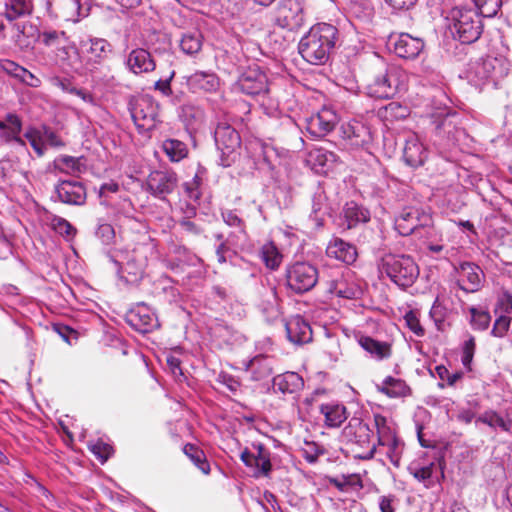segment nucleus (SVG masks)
<instances>
[{"label":"nucleus","instance_id":"1","mask_svg":"<svg viewBox=\"0 0 512 512\" xmlns=\"http://www.w3.org/2000/svg\"><path fill=\"white\" fill-rule=\"evenodd\" d=\"M338 37V30L328 23H318L301 38L298 51L307 62L319 65L328 61Z\"/></svg>","mask_w":512,"mask_h":512},{"label":"nucleus","instance_id":"2","mask_svg":"<svg viewBox=\"0 0 512 512\" xmlns=\"http://www.w3.org/2000/svg\"><path fill=\"white\" fill-rule=\"evenodd\" d=\"M377 266L381 275L385 274L404 289L412 286L419 276V267L409 255L385 254L378 260Z\"/></svg>","mask_w":512,"mask_h":512},{"label":"nucleus","instance_id":"3","mask_svg":"<svg viewBox=\"0 0 512 512\" xmlns=\"http://www.w3.org/2000/svg\"><path fill=\"white\" fill-rule=\"evenodd\" d=\"M510 71V62L503 56H486L470 64L468 79L476 86L486 82L497 84Z\"/></svg>","mask_w":512,"mask_h":512},{"label":"nucleus","instance_id":"4","mask_svg":"<svg viewBox=\"0 0 512 512\" xmlns=\"http://www.w3.org/2000/svg\"><path fill=\"white\" fill-rule=\"evenodd\" d=\"M451 31L461 43L470 44L479 39L482 31V17L473 8H456L452 10Z\"/></svg>","mask_w":512,"mask_h":512},{"label":"nucleus","instance_id":"5","mask_svg":"<svg viewBox=\"0 0 512 512\" xmlns=\"http://www.w3.org/2000/svg\"><path fill=\"white\" fill-rule=\"evenodd\" d=\"M129 110L139 133L150 132L160 122L159 104L149 95L133 98Z\"/></svg>","mask_w":512,"mask_h":512},{"label":"nucleus","instance_id":"6","mask_svg":"<svg viewBox=\"0 0 512 512\" xmlns=\"http://www.w3.org/2000/svg\"><path fill=\"white\" fill-rule=\"evenodd\" d=\"M401 73L396 68H387L380 71L367 84V94L378 99L393 98L403 85Z\"/></svg>","mask_w":512,"mask_h":512},{"label":"nucleus","instance_id":"7","mask_svg":"<svg viewBox=\"0 0 512 512\" xmlns=\"http://www.w3.org/2000/svg\"><path fill=\"white\" fill-rule=\"evenodd\" d=\"M214 139L221 152V165L229 167L235 161L237 150L241 146V137L237 130L227 122L218 123Z\"/></svg>","mask_w":512,"mask_h":512},{"label":"nucleus","instance_id":"8","mask_svg":"<svg viewBox=\"0 0 512 512\" xmlns=\"http://www.w3.org/2000/svg\"><path fill=\"white\" fill-rule=\"evenodd\" d=\"M85 57V66L89 73L95 77L100 65L106 62L113 54V45L104 38L89 37L80 42Z\"/></svg>","mask_w":512,"mask_h":512},{"label":"nucleus","instance_id":"9","mask_svg":"<svg viewBox=\"0 0 512 512\" xmlns=\"http://www.w3.org/2000/svg\"><path fill=\"white\" fill-rule=\"evenodd\" d=\"M287 285L297 294L310 291L317 284L318 270L308 262H296L286 271Z\"/></svg>","mask_w":512,"mask_h":512},{"label":"nucleus","instance_id":"10","mask_svg":"<svg viewBox=\"0 0 512 512\" xmlns=\"http://www.w3.org/2000/svg\"><path fill=\"white\" fill-rule=\"evenodd\" d=\"M304 23V9L299 0H281L275 16V24L289 31L302 27Z\"/></svg>","mask_w":512,"mask_h":512},{"label":"nucleus","instance_id":"11","mask_svg":"<svg viewBox=\"0 0 512 512\" xmlns=\"http://www.w3.org/2000/svg\"><path fill=\"white\" fill-rule=\"evenodd\" d=\"M178 185L177 174L172 170L152 171L146 180V189L154 197L165 200Z\"/></svg>","mask_w":512,"mask_h":512},{"label":"nucleus","instance_id":"12","mask_svg":"<svg viewBox=\"0 0 512 512\" xmlns=\"http://www.w3.org/2000/svg\"><path fill=\"white\" fill-rule=\"evenodd\" d=\"M52 199L67 205L82 206L86 203L87 190L79 181L61 180L55 185Z\"/></svg>","mask_w":512,"mask_h":512},{"label":"nucleus","instance_id":"13","mask_svg":"<svg viewBox=\"0 0 512 512\" xmlns=\"http://www.w3.org/2000/svg\"><path fill=\"white\" fill-rule=\"evenodd\" d=\"M236 86L246 95H263L268 92V79L258 67H250L239 76Z\"/></svg>","mask_w":512,"mask_h":512},{"label":"nucleus","instance_id":"14","mask_svg":"<svg viewBox=\"0 0 512 512\" xmlns=\"http://www.w3.org/2000/svg\"><path fill=\"white\" fill-rule=\"evenodd\" d=\"M126 322L135 331L149 333L159 326L155 313L144 303H138L126 314Z\"/></svg>","mask_w":512,"mask_h":512},{"label":"nucleus","instance_id":"15","mask_svg":"<svg viewBox=\"0 0 512 512\" xmlns=\"http://www.w3.org/2000/svg\"><path fill=\"white\" fill-rule=\"evenodd\" d=\"M337 123V113L332 108L324 106L306 119V129L311 136L319 138L330 133Z\"/></svg>","mask_w":512,"mask_h":512},{"label":"nucleus","instance_id":"16","mask_svg":"<svg viewBox=\"0 0 512 512\" xmlns=\"http://www.w3.org/2000/svg\"><path fill=\"white\" fill-rule=\"evenodd\" d=\"M431 216L417 208L405 209L395 220V228L402 236L412 234L419 227L429 226Z\"/></svg>","mask_w":512,"mask_h":512},{"label":"nucleus","instance_id":"17","mask_svg":"<svg viewBox=\"0 0 512 512\" xmlns=\"http://www.w3.org/2000/svg\"><path fill=\"white\" fill-rule=\"evenodd\" d=\"M343 140L351 148H363L372 141L370 128L358 120L343 123L340 127Z\"/></svg>","mask_w":512,"mask_h":512},{"label":"nucleus","instance_id":"18","mask_svg":"<svg viewBox=\"0 0 512 512\" xmlns=\"http://www.w3.org/2000/svg\"><path fill=\"white\" fill-rule=\"evenodd\" d=\"M389 43L393 46L394 53L403 59H415L424 48V41L421 38L413 37L408 33L391 35Z\"/></svg>","mask_w":512,"mask_h":512},{"label":"nucleus","instance_id":"19","mask_svg":"<svg viewBox=\"0 0 512 512\" xmlns=\"http://www.w3.org/2000/svg\"><path fill=\"white\" fill-rule=\"evenodd\" d=\"M458 285L465 292L474 293L479 291L485 281V275L480 266L463 262L458 270Z\"/></svg>","mask_w":512,"mask_h":512},{"label":"nucleus","instance_id":"20","mask_svg":"<svg viewBox=\"0 0 512 512\" xmlns=\"http://www.w3.org/2000/svg\"><path fill=\"white\" fill-rule=\"evenodd\" d=\"M428 156L427 150L415 133H410L405 138L403 147V160L406 165L417 168L424 164Z\"/></svg>","mask_w":512,"mask_h":512},{"label":"nucleus","instance_id":"21","mask_svg":"<svg viewBox=\"0 0 512 512\" xmlns=\"http://www.w3.org/2000/svg\"><path fill=\"white\" fill-rule=\"evenodd\" d=\"M260 302L258 304L266 320L271 322L281 316L277 289L273 285L262 286L259 290Z\"/></svg>","mask_w":512,"mask_h":512},{"label":"nucleus","instance_id":"22","mask_svg":"<svg viewBox=\"0 0 512 512\" xmlns=\"http://www.w3.org/2000/svg\"><path fill=\"white\" fill-rule=\"evenodd\" d=\"M126 67L133 74L149 73L155 70L156 63L151 53L144 48H135L127 56Z\"/></svg>","mask_w":512,"mask_h":512},{"label":"nucleus","instance_id":"23","mask_svg":"<svg viewBox=\"0 0 512 512\" xmlns=\"http://www.w3.org/2000/svg\"><path fill=\"white\" fill-rule=\"evenodd\" d=\"M287 337L290 342L298 345L309 343L312 340L310 324L301 316H293L285 322Z\"/></svg>","mask_w":512,"mask_h":512},{"label":"nucleus","instance_id":"24","mask_svg":"<svg viewBox=\"0 0 512 512\" xmlns=\"http://www.w3.org/2000/svg\"><path fill=\"white\" fill-rule=\"evenodd\" d=\"M272 387L275 393L293 394L304 387V381L298 373L286 372L273 378Z\"/></svg>","mask_w":512,"mask_h":512},{"label":"nucleus","instance_id":"25","mask_svg":"<svg viewBox=\"0 0 512 512\" xmlns=\"http://www.w3.org/2000/svg\"><path fill=\"white\" fill-rule=\"evenodd\" d=\"M329 257L340 260L346 264H352L357 258V249L351 243L340 238L331 240L326 248Z\"/></svg>","mask_w":512,"mask_h":512},{"label":"nucleus","instance_id":"26","mask_svg":"<svg viewBox=\"0 0 512 512\" xmlns=\"http://www.w3.org/2000/svg\"><path fill=\"white\" fill-rule=\"evenodd\" d=\"M449 304V298L443 294L437 295L432 304L429 316L433 320L438 331L443 332L448 327H450V324L447 322V319L449 318V315L451 313Z\"/></svg>","mask_w":512,"mask_h":512},{"label":"nucleus","instance_id":"27","mask_svg":"<svg viewBox=\"0 0 512 512\" xmlns=\"http://www.w3.org/2000/svg\"><path fill=\"white\" fill-rule=\"evenodd\" d=\"M180 119L186 130L192 134L200 130L205 122L204 110L193 104H185L181 107Z\"/></svg>","mask_w":512,"mask_h":512},{"label":"nucleus","instance_id":"28","mask_svg":"<svg viewBox=\"0 0 512 512\" xmlns=\"http://www.w3.org/2000/svg\"><path fill=\"white\" fill-rule=\"evenodd\" d=\"M347 276H340L331 280L329 292L345 299H357L363 294L362 288Z\"/></svg>","mask_w":512,"mask_h":512},{"label":"nucleus","instance_id":"29","mask_svg":"<svg viewBox=\"0 0 512 512\" xmlns=\"http://www.w3.org/2000/svg\"><path fill=\"white\" fill-rule=\"evenodd\" d=\"M186 83L192 92L205 91L212 92L218 88L219 80L216 74L197 71L194 74L185 77Z\"/></svg>","mask_w":512,"mask_h":512},{"label":"nucleus","instance_id":"30","mask_svg":"<svg viewBox=\"0 0 512 512\" xmlns=\"http://www.w3.org/2000/svg\"><path fill=\"white\" fill-rule=\"evenodd\" d=\"M343 225L347 229L355 228L361 223H367L370 220V212L363 206L354 201L347 202L342 211Z\"/></svg>","mask_w":512,"mask_h":512},{"label":"nucleus","instance_id":"31","mask_svg":"<svg viewBox=\"0 0 512 512\" xmlns=\"http://www.w3.org/2000/svg\"><path fill=\"white\" fill-rule=\"evenodd\" d=\"M359 345L378 361L388 359L392 355V345L385 341L376 340L370 336H361Z\"/></svg>","mask_w":512,"mask_h":512},{"label":"nucleus","instance_id":"32","mask_svg":"<svg viewBox=\"0 0 512 512\" xmlns=\"http://www.w3.org/2000/svg\"><path fill=\"white\" fill-rule=\"evenodd\" d=\"M319 409L325 417L326 426L330 428L340 427L348 417L346 407L337 402L321 404Z\"/></svg>","mask_w":512,"mask_h":512},{"label":"nucleus","instance_id":"33","mask_svg":"<svg viewBox=\"0 0 512 512\" xmlns=\"http://www.w3.org/2000/svg\"><path fill=\"white\" fill-rule=\"evenodd\" d=\"M329 211L328 197L324 190L318 188L312 196L310 218L315 222L317 227H322L324 225L325 216L329 215Z\"/></svg>","mask_w":512,"mask_h":512},{"label":"nucleus","instance_id":"34","mask_svg":"<svg viewBox=\"0 0 512 512\" xmlns=\"http://www.w3.org/2000/svg\"><path fill=\"white\" fill-rule=\"evenodd\" d=\"M377 390L390 398L411 396L412 390L402 379L387 376Z\"/></svg>","mask_w":512,"mask_h":512},{"label":"nucleus","instance_id":"35","mask_svg":"<svg viewBox=\"0 0 512 512\" xmlns=\"http://www.w3.org/2000/svg\"><path fill=\"white\" fill-rule=\"evenodd\" d=\"M5 120L9 124V126L4 130V132H0V138L5 143L14 142L22 147L26 146L23 138L20 137V133L22 131V120L15 113H8L5 115Z\"/></svg>","mask_w":512,"mask_h":512},{"label":"nucleus","instance_id":"36","mask_svg":"<svg viewBox=\"0 0 512 512\" xmlns=\"http://www.w3.org/2000/svg\"><path fill=\"white\" fill-rule=\"evenodd\" d=\"M247 371L251 373L254 381H261L273 373L272 359L268 356L257 355L247 365Z\"/></svg>","mask_w":512,"mask_h":512},{"label":"nucleus","instance_id":"37","mask_svg":"<svg viewBox=\"0 0 512 512\" xmlns=\"http://www.w3.org/2000/svg\"><path fill=\"white\" fill-rule=\"evenodd\" d=\"M253 448L257 451L253 467L255 469L254 476L269 477L272 471L271 452L262 443L253 444Z\"/></svg>","mask_w":512,"mask_h":512},{"label":"nucleus","instance_id":"38","mask_svg":"<svg viewBox=\"0 0 512 512\" xmlns=\"http://www.w3.org/2000/svg\"><path fill=\"white\" fill-rule=\"evenodd\" d=\"M32 11V0H6L5 2L4 16L10 22L30 15Z\"/></svg>","mask_w":512,"mask_h":512},{"label":"nucleus","instance_id":"39","mask_svg":"<svg viewBox=\"0 0 512 512\" xmlns=\"http://www.w3.org/2000/svg\"><path fill=\"white\" fill-rule=\"evenodd\" d=\"M183 453L193 462V464L204 474L210 473V464L204 451L197 445L187 443L183 446Z\"/></svg>","mask_w":512,"mask_h":512},{"label":"nucleus","instance_id":"40","mask_svg":"<svg viewBox=\"0 0 512 512\" xmlns=\"http://www.w3.org/2000/svg\"><path fill=\"white\" fill-rule=\"evenodd\" d=\"M162 150L172 162H179L188 155L187 145L177 139L164 140Z\"/></svg>","mask_w":512,"mask_h":512},{"label":"nucleus","instance_id":"41","mask_svg":"<svg viewBox=\"0 0 512 512\" xmlns=\"http://www.w3.org/2000/svg\"><path fill=\"white\" fill-rule=\"evenodd\" d=\"M374 425L377 432V444L382 446L397 438L395 431L390 427L385 416L374 415Z\"/></svg>","mask_w":512,"mask_h":512},{"label":"nucleus","instance_id":"42","mask_svg":"<svg viewBox=\"0 0 512 512\" xmlns=\"http://www.w3.org/2000/svg\"><path fill=\"white\" fill-rule=\"evenodd\" d=\"M310 161L317 172L325 173L336 161V155L332 152L317 149L310 153Z\"/></svg>","mask_w":512,"mask_h":512},{"label":"nucleus","instance_id":"43","mask_svg":"<svg viewBox=\"0 0 512 512\" xmlns=\"http://www.w3.org/2000/svg\"><path fill=\"white\" fill-rule=\"evenodd\" d=\"M260 257L265 266L270 270L278 269L283 258L276 245L272 242L266 243L262 246L260 250Z\"/></svg>","mask_w":512,"mask_h":512},{"label":"nucleus","instance_id":"44","mask_svg":"<svg viewBox=\"0 0 512 512\" xmlns=\"http://www.w3.org/2000/svg\"><path fill=\"white\" fill-rule=\"evenodd\" d=\"M181 50L187 55H195L202 48V35L199 31L183 34L180 41Z\"/></svg>","mask_w":512,"mask_h":512},{"label":"nucleus","instance_id":"45","mask_svg":"<svg viewBox=\"0 0 512 512\" xmlns=\"http://www.w3.org/2000/svg\"><path fill=\"white\" fill-rule=\"evenodd\" d=\"M476 422H481L491 428H500L503 431H509L512 422L505 420L497 412L493 410L485 411L477 419Z\"/></svg>","mask_w":512,"mask_h":512},{"label":"nucleus","instance_id":"46","mask_svg":"<svg viewBox=\"0 0 512 512\" xmlns=\"http://www.w3.org/2000/svg\"><path fill=\"white\" fill-rule=\"evenodd\" d=\"M17 33L15 35V41L21 47H29L32 41L35 40L36 29L31 24L27 23H16L14 25Z\"/></svg>","mask_w":512,"mask_h":512},{"label":"nucleus","instance_id":"47","mask_svg":"<svg viewBox=\"0 0 512 512\" xmlns=\"http://www.w3.org/2000/svg\"><path fill=\"white\" fill-rule=\"evenodd\" d=\"M55 167L61 172L69 174L81 173L84 169V165L81 163L80 158L72 156H60L55 160Z\"/></svg>","mask_w":512,"mask_h":512},{"label":"nucleus","instance_id":"48","mask_svg":"<svg viewBox=\"0 0 512 512\" xmlns=\"http://www.w3.org/2000/svg\"><path fill=\"white\" fill-rule=\"evenodd\" d=\"M481 17L492 18L497 15L502 7V0H473Z\"/></svg>","mask_w":512,"mask_h":512},{"label":"nucleus","instance_id":"49","mask_svg":"<svg viewBox=\"0 0 512 512\" xmlns=\"http://www.w3.org/2000/svg\"><path fill=\"white\" fill-rule=\"evenodd\" d=\"M24 137L29 141L31 147L36 154L41 157L45 153V142L43 140L42 132L36 128L30 127L24 133Z\"/></svg>","mask_w":512,"mask_h":512},{"label":"nucleus","instance_id":"50","mask_svg":"<svg viewBox=\"0 0 512 512\" xmlns=\"http://www.w3.org/2000/svg\"><path fill=\"white\" fill-rule=\"evenodd\" d=\"M471 325L476 330H486L490 324L491 316L487 311L470 307Z\"/></svg>","mask_w":512,"mask_h":512},{"label":"nucleus","instance_id":"51","mask_svg":"<svg viewBox=\"0 0 512 512\" xmlns=\"http://www.w3.org/2000/svg\"><path fill=\"white\" fill-rule=\"evenodd\" d=\"M95 236L101 241L104 245H111L115 242V230L114 227L106 222L101 220L98 221Z\"/></svg>","mask_w":512,"mask_h":512},{"label":"nucleus","instance_id":"52","mask_svg":"<svg viewBox=\"0 0 512 512\" xmlns=\"http://www.w3.org/2000/svg\"><path fill=\"white\" fill-rule=\"evenodd\" d=\"M138 251L134 250L131 257L127 260L123 267V271L129 275H133L135 279L142 275L144 267L146 265V259H137Z\"/></svg>","mask_w":512,"mask_h":512},{"label":"nucleus","instance_id":"53","mask_svg":"<svg viewBox=\"0 0 512 512\" xmlns=\"http://www.w3.org/2000/svg\"><path fill=\"white\" fill-rule=\"evenodd\" d=\"M53 228L57 233L67 239H72L77 233V229L62 217H55L53 219Z\"/></svg>","mask_w":512,"mask_h":512},{"label":"nucleus","instance_id":"54","mask_svg":"<svg viewBox=\"0 0 512 512\" xmlns=\"http://www.w3.org/2000/svg\"><path fill=\"white\" fill-rule=\"evenodd\" d=\"M403 445V442L398 437L392 440L390 443L383 445L388 447L387 456L391 463L396 467H399L400 465Z\"/></svg>","mask_w":512,"mask_h":512},{"label":"nucleus","instance_id":"55","mask_svg":"<svg viewBox=\"0 0 512 512\" xmlns=\"http://www.w3.org/2000/svg\"><path fill=\"white\" fill-rule=\"evenodd\" d=\"M434 466H435L434 463H431V464H429L427 466H423V467H418V466L411 464L408 467V470H409L410 474H412L414 476V478H416L418 481L423 482V483H426V482L430 483V479L433 474Z\"/></svg>","mask_w":512,"mask_h":512},{"label":"nucleus","instance_id":"56","mask_svg":"<svg viewBox=\"0 0 512 512\" xmlns=\"http://www.w3.org/2000/svg\"><path fill=\"white\" fill-rule=\"evenodd\" d=\"M407 327L418 337L425 335V329L420 323L417 312L410 310L404 316Z\"/></svg>","mask_w":512,"mask_h":512},{"label":"nucleus","instance_id":"57","mask_svg":"<svg viewBox=\"0 0 512 512\" xmlns=\"http://www.w3.org/2000/svg\"><path fill=\"white\" fill-rule=\"evenodd\" d=\"M245 228L246 227L235 228V230L232 231L225 239V241L230 244L233 249L242 247L245 244L247 240Z\"/></svg>","mask_w":512,"mask_h":512},{"label":"nucleus","instance_id":"58","mask_svg":"<svg viewBox=\"0 0 512 512\" xmlns=\"http://www.w3.org/2000/svg\"><path fill=\"white\" fill-rule=\"evenodd\" d=\"M195 208L194 207H187V211H186V214H187V217L183 218L180 222H179V225L182 227V229H184L185 231L189 232V233H192V234H195V235H198L202 232V229L200 226H198L196 223H194L193 221H191L189 218L191 216H194L195 215Z\"/></svg>","mask_w":512,"mask_h":512},{"label":"nucleus","instance_id":"59","mask_svg":"<svg viewBox=\"0 0 512 512\" xmlns=\"http://www.w3.org/2000/svg\"><path fill=\"white\" fill-rule=\"evenodd\" d=\"M371 429L367 423L358 422V427L355 435V444L364 447L365 444H370Z\"/></svg>","mask_w":512,"mask_h":512},{"label":"nucleus","instance_id":"60","mask_svg":"<svg viewBox=\"0 0 512 512\" xmlns=\"http://www.w3.org/2000/svg\"><path fill=\"white\" fill-rule=\"evenodd\" d=\"M510 322H511L510 317L505 316V315L499 316L493 325L491 334L494 337H499V338L503 337L510 327Z\"/></svg>","mask_w":512,"mask_h":512},{"label":"nucleus","instance_id":"61","mask_svg":"<svg viewBox=\"0 0 512 512\" xmlns=\"http://www.w3.org/2000/svg\"><path fill=\"white\" fill-rule=\"evenodd\" d=\"M329 482L331 485L335 486L339 491L346 492L348 491L349 487L356 485L357 482H359V480H356L353 476L342 475L341 477L330 478Z\"/></svg>","mask_w":512,"mask_h":512},{"label":"nucleus","instance_id":"62","mask_svg":"<svg viewBox=\"0 0 512 512\" xmlns=\"http://www.w3.org/2000/svg\"><path fill=\"white\" fill-rule=\"evenodd\" d=\"M350 12L357 18H362L359 19L361 22H369L371 20L369 18L372 15V8L369 5L361 6L357 2L351 3Z\"/></svg>","mask_w":512,"mask_h":512},{"label":"nucleus","instance_id":"63","mask_svg":"<svg viewBox=\"0 0 512 512\" xmlns=\"http://www.w3.org/2000/svg\"><path fill=\"white\" fill-rule=\"evenodd\" d=\"M221 216L223 221L230 227L241 228L246 227L245 222L241 219L234 210L222 211Z\"/></svg>","mask_w":512,"mask_h":512},{"label":"nucleus","instance_id":"64","mask_svg":"<svg viewBox=\"0 0 512 512\" xmlns=\"http://www.w3.org/2000/svg\"><path fill=\"white\" fill-rule=\"evenodd\" d=\"M91 452L102 462L106 461L113 452L109 444L97 442L91 447Z\"/></svg>","mask_w":512,"mask_h":512}]
</instances>
